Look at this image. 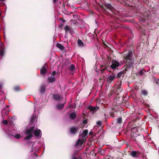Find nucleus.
<instances>
[{"label":"nucleus","instance_id":"a19ab883","mask_svg":"<svg viewBox=\"0 0 159 159\" xmlns=\"http://www.w3.org/2000/svg\"><path fill=\"white\" fill-rule=\"evenodd\" d=\"M60 20L62 22H65L66 21V20H65L63 18H60Z\"/></svg>","mask_w":159,"mask_h":159},{"label":"nucleus","instance_id":"ddd939ff","mask_svg":"<svg viewBox=\"0 0 159 159\" xmlns=\"http://www.w3.org/2000/svg\"><path fill=\"white\" fill-rule=\"evenodd\" d=\"M77 128L75 127H72L70 129V131L71 134H75L77 132Z\"/></svg>","mask_w":159,"mask_h":159},{"label":"nucleus","instance_id":"cd10ccee","mask_svg":"<svg viewBox=\"0 0 159 159\" xmlns=\"http://www.w3.org/2000/svg\"><path fill=\"white\" fill-rule=\"evenodd\" d=\"M116 122L118 124H120L122 122V119L121 117H119L117 118Z\"/></svg>","mask_w":159,"mask_h":159},{"label":"nucleus","instance_id":"4d7b16f0","mask_svg":"<svg viewBox=\"0 0 159 159\" xmlns=\"http://www.w3.org/2000/svg\"><path fill=\"white\" fill-rule=\"evenodd\" d=\"M11 119H12V120H13V117H12V118H11Z\"/></svg>","mask_w":159,"mask_h":159},{"label":"nucleus","instance_id":"58836bf2","mask_svg":"<svg viewBox=\"0 0 159 159\" xmlns=\"http://www.w3.org/2000/svg\"><path fill=\"white\" fill-rule=\"evenodd\" d=\"M56 74V71H52V75L51 76H54H54Z\"/></svg>","mask_w":159,"mask_h":159},{"label":"nucleus","instance_id":"a18cd8bd","mask_svg":"<svg viewBox=\"0 0 159 159\" xmlns=\"http://www.w3.org/2000/svg\"><path fill=\"white\" fill-rule=\"evenodd\" d=\"M105 77H106V76H105V75H103V77H101V78L99 79V80H103V78H104Z\"/></svg>","mask_w":159,"mask_h":159},{"label":"nucleus","instance_id":"864d4df0","mask_svg":"<svg viewBox=\"0 0 159 159\" xmlns=\"http://www.w3.org/2000/svg\"><path fill=\"white\" fill-rule=\"evenodd\" d=\"M104 45L105 48H106V47H107V45L105 43H104Z\"/></svg>","mask_w":159,"mask_h":159},{"label":"nucleus","instance_id":"5701e85b","mask_svg":"<svg viewBox=\"0 0 159 159\" xmlns=\"http://www.w3.org/2000/svg\"><path fill=\"white\" fill-rule=\"evenodd\" d=\"M78 44L79 46L83 47L84 46V44L83 42L80 39H78Z\"/></svg>","mask_w":159,"mask_h":159},{"label":"nucleus","instance_id":"a211bd4d","mask_svg":"<svg viewBox=\"0 0 159 159\" xmlns=\"http://www.w3.org/2000/svg\"><path fill=\"white\" fill-rule=\"evenodd\" d=\"M57 47L61 50H63L65 49V48L61 44L57 43L56 44Z\"/></svg>","mask_w":159,"mask_h":159},{"label":"nucleus","instance_id":"13d9d810","mask_svg":"<svg viewBox=\"0 0 159 159\" xmlns=\"http://www.w3.org/2000/svg\"><path fill=\"white\" fill-rule=\"evenodd\" d=\"M146 159H148L147 158Z\"/></svg>","mask_w":159,"mask_h":159},{"label":"nucleus","instance_id":"b1692460","mask_svg":"<svg viewBox=\"0 0 159 159\" xmlns=\"http://www.w3.org/2000/svg\"><path fill=\"white\" fill-rule=\"evenodd\" d=\"M68 70L71 71L73 72L75 70V66L73 64H71L70 67H69Z\"/></svg>","mask_w":159,"mask_h":159},{"label":"nucleus","instance_id":"37998d69","mask_svg":"<svg viewBox=\"0 0 159 159\" xmlns=\"http://www.w3.org/2000/svg\"><path fill=\"white\" fill-rule=\"evenodd\" d=\"M107 69L106 68H105L104 69H102L101 70V72H102V73H103V72H104V70H105Z\"/></svg>","mask_w":159,"mask_h":159},{"label":"nucleus","instance_id":"1a4fd4ad","mask_svg":"<svg viewBox=\"0 0 159 159\" xmlns=\"http://www.w3.org/2000/svg\"><path fill=\"white\" fill-rule=\"evenodd\" d=\"M48 67L47 65L45 63L44 66H43L40 70V73L42 75H45L46 74L47 72V70L46 68Z\"/></svg>","mask_w":159,"mask_h":159},{"label":"nucleus","instance_id":"ea45409f","mask_svg":"<svg viewBox=\"0 0 159 159\" xmlns=\"http://www.w3.org/2000/svg\"><path fill=\"white\" fill-rule=\"evenodd\" d=\"M116 89V91L117 92H118V93H119V92H120L121 91V90H122V89Z\"/></svg>","mask_w":159,"mask_h":159},{"label":"nucleus","instance_id":"2eb2a0df","mask_svg":"<svg viewBox=\"0 0 159 159\" xmlns=\"http://www.w3.org/2000/svg\"><path fill=\"white\" fill-rule=\"evenodd\" d=\"M46 87L44 84H42L40 86V91L42 94H44L45 92Z\"/></svg>","mask_w":159,"mask_h":159},{"label":"nucleus","instance_id":"dca6fc26","mask_svg":"<svg viewBox=\"0 0 159 159\" xmlns=\"http://www.w3.org/2000/svg\"><path fill=\"white\" fill-rule=\"evenodd\" d=\"M53 98L56 101H58L61 98V96L58 94H53L52 95Z\"/></svg>","mask_w":159,"mask_h":159},{"label":"nucleus","instance_id":"9d476101","mask_svg":"<svg viewBox=\"0 0 159 159\" xmlns=\"http://www.w3.org/2000/svg\"><path fill=\"white\" fill-rule=\"evenodd\" d=\"M64 29L66 33L68 32L69 34H72L74 31L73 29L68 25H66Z\"/></svg>","mask_w":159,"mask_h":159},{"label":"nucleus","instance_id":"4468645a","mask_svg":"<svg viewBox=\"0 0 159 159\" xmlns=\"http://www.w3.org/2000/svg\"><path fill=\"white\" fill-rule=\"evenodd\" d=\"M48 83H52L55 81L56 78L54 76H51L50 77H48Z\"/></svg>","mask_w":159,"mask_h":159},{"label":"nucleus","instance_id":"09e8293b","mask_svg":"<svg viewBox=\"0 0 159 159\" xmlns=\"http://www.w3.org/2000/svg\"><path fill=\"white\" fill-rule=\"evenodd\" d=\"M54 3H56L58 0H52Z\"/></svg>","mask_w":159,"mask_h":159},{"label":"nucleus","instance_id":"f3484780","mask_svg":"<svg viewBox=\"0 0 159 159\" xmlns=\"http://www.w3.org/2000/svg\"><path fill=\"white\" fill-rule=\"evenodd\" d=\"M99 107H93V106H91L89 108V109L90 111L93 112L96 111L99 109Z\"/></svg>","mask_w":159,"mask_h":159},{"label":"nucleus","instance_id":"39448f33","mask_svg":"<svg viewBox=\"0 0 159 159\" xmlns=\"http://www.w3.org/2000/svg\"><path fill=\"white\" fill-rule=\"evenodd\" d=\"M116 78V74L112 73L110 75L108 76L107 78V82L110 84Z\"/></svg>","mask_w":159,"mask_h":159},{"label":"nucleus","instance_id":"6e6d98bb","mask_svg":"<svg viewBox=\"0 0 159 159\" xmlns=\"http://www.w3.org/2000/svg\"><path fill=\"white\" fill-rule=\"evenodd\" d=\"M75 16V15H73V16L74 17V16Z\"/></svg>","mask_w":159,"mask_h":159},{"label":"nucleus","instance_id":"393cba45","mask_svg":"<svg viewBox=\"0 0 159 159\" xmlns=\"http://www.w3.org/2000/svg\"><path fill=\"white\" fill-rule=\"evenodd\" d=\"M154 83L155 82L156 84L159 86V78H157L154 77Z\"/></svg>","mask_w":159,"mask_h":159},{"label":"nucleus","instance_id":"5fc2aeb1","mask_svg":"<svg viewBox=\"0 0 159 159\" xmlns=\"http://www.w3.org/2000/svg\"><path fill=\"white\" fill-rule=\"evenodd\" d=\"M4 1V0H0V1Z\"/></svg>","mask_w":159,"mask_h":159},{"label":"nucleus","instance_id":"7ed1b4c3","mask_svg":"<svg viewBox=\"0 0 159 159\" xmlns=\"http://www.w3.org/2000/svg\"><path fill=\"white\" fill-rule=\"evenodd\" d=\"M34 129V126L33 125L30 127L29 129H26L25 131V133L27 135L25 138V140H29L33 136V134Z\"/></svg>","mask_w":159,"mask_h":159},{"label":"nucleus","instance_id":"0eeeda50","mask_svg":"<svg viewBox=\"0 0 159 159\" xmlns=\"http://www.w3.org/2000/svg\"><path fill=\"white\" fill-rule=\"evenodd\" d=\"M141 153L138 151H132L130 154V156L132 157L137 158L139 157Z\"/></svg>","mask_w":159,"mask_h":159},{"label":"nucleus","instance_id":"72a5a7b5","mask_svg":"<svg viewBox=\"0 0 159 159\" xmlns=\"http://www.w3.org/2000/svg\"><path fill=\"white\" fill-rule=\"evenodd\" d=\"M121 81H120V84L117 85L116 89H121Z\"/></svg>","mask_w":159,"mask_h":159},{"label":"nucleus","instance_id":"e433bc0d","mask_svg":"<svg viewBox=\"0 0 159 159\" xmlns=\"http://www.w3.org/2000/svg\"><path fill=\"white\" fill-rule=\"evenodd\" d=\"M88 123V121L86 120H84L83 121V123L84 125Z\"/></svg>","mask_w":159,"mask_h":159},{"label":"nucleus","instance_id":"8fccbe9b","mask_svg":"<svg viewBox=\"0 0 159 159\" xmlns=\"http://www.w3.org/2000/svg\"><path fill=\"white\" fill-rule=\"evenodd\" d=\"M93 133L91 131L89 133V134L92 135H93Z\"/></svg>","mask_w":159,"mask_h":159},{"label":"nucleus","instance_id":"2f4dec72","mask_svg":"<svg viewBox=\"0 0 159 159\" xmlns=\"http://www.w3.org/2000/svg\"><path fill=\"white\" fill-rule=\"evenodd\" d=\"M14 137L17 139H19L20 138V135L18 134H16L14 136Z\"/></svg>","mask_w":159,"mask_h":159},{"label":"nucleus","instance_id":"f8f14e48","mask_svg":"<svg viewBox=\"0 0 159 159\" xmlns=\"http://www.w3.org/2000/svg\"><path fill=\"white\" fill-rule=\"evenodd\" d=\"M36 116L35 115H33L31 118L30 122V125L31 126L32 125V126L34 125V122L35 119L36 118Z\"/></svg>","mask_w":159,"mask_h":159},{"label":"nucleus","instance_id":"6e6552de","mask_svg":"<svg viewBox=\"0 0 159 159\" xmlns=\"http://www.w3.org/2000/svg\"><path fill=\"white\" fill-rule=\"evenodd\" d=\"M125 69H124L122 70V71H120L118 73L117 75V78H119L120 77H123L124 76V75L125 74L126 71L128 70L129 68H127L126 69V67H124Z\"/></svg>","mask_w":159,"mask_h":159},{"label":"nucleus","instance_id":"20e7f679","mask_svg":"<svg viewBox=\"0 0 159 159\" xmlns=\"http://www.w3.org/2000/svg\"><path fill=\"white\" fill-rule=\"evenodd\" d=\"M121 64L116 60H113L111 61V64L110 66L111 68L113 69H116L117 67H119Z\"/></svg>","mask_w":159,"mask_h":159},{"label":"nucleus","instance_id":"3c124183","mask_svg":"<svg viewBox=\"0 0 159 159\" xmlns=\"http://www.w3.org/2000/svg\"><path fill=\"white\" fill-rule=\"evenodd\" d=\"M2 84H0V88L1 89H2Z\"/></svg>","mask_w":159,"mask_h":159},{"label":"nucleus","instance_id":"c9c22d12","mask_svg":"<svg viewBox=\"0 0 159 159\" xmlns=\"http://www.w3.org/2000/svg\"><path fill=\"white\" fill-rule=\"evenodd\" d=\"M96 124L100 126L102 124V122L101 121H98Z\"/></svg>","mask_w":159,"mask_h":159},{"label":"nucleus","instance_id":"a878e982","mask_svg":"<svg viewBox=\"0 0 159 159\" xmlns=\"http://www.w3.org/2000/svg\"><path fill=\"white\" fill-rule=\"evenodd\" d=\"M141 93L144 96H146L148 95V92L145 90H143L141 91Z\"/></svg>","mask_w":159,"mask_h":159},{"label":"nucleus","instance_id":"7c9ffc66","mask_svg":"<svg viewBox=\"0 0 159 159\" xmlns=\"http://www.w3.org/2000/svg\"><path fill=\"white\" fill-rule=\"evenodd\" d=\"M88 130L87 129L84 130L83 133V136L84 137L87 136L88 134Z\"/></svg>","mask_w":159,"mask_h":159},{"label":"nucleus","instance_id":"aec40b11","mask_svg":"<svg viewBox=\"0 0 159 159\" xmlns=\"http://www.w3.org/2000/svg\"><path fill=\"white\" fill-rule=\"evenodd\" d=\"M9 113V111L6 110V109H3L2 110V116L7 115Z\"/></svg>","mask_w":159,"mask_h":159},{"label":"nucleus","instance_id":"f704fd0d","mask_svg":"<svg viewBox=\"0 0 159 159\" xmlns=\"http://www.w3.org/2000/svg\"><path fill=\"white\" fill-rule=\"evenodd\" d=\"M2 123L4 125H7L8 123L7 121L6 120H4L2 121Z\"/></svg>","mask_w":159,"mask_h":159},{"label":"nucleus","instance_id":"c756f323","mask_svg":"<svg viewBox=\"0 0 159 159\" xmlns=\"http://www.w3.org/2000/svg\"><path fill=\"white\" fill-rule=\"evenodd\" d=\"M14 90L16 92L19 91L20 90V88L19 86H16L14 88Z\"/></svg>","mask_w":159,"mask_h":159},{"label":"nucleus","instance_id":"c85d7f7f","mask_svg":"<svg viewBox=\"0 0 159 159\" xmlns=\"http://www.w3.org/2000/svg\"><path fill=\"white\" fill-rule=\"evenodd\" d=\"M145 72V70L144 69H142L140 70L139 72V74L140 75H144V72Z\"/></svg>","mask_w":159,"mask_h":159},{"label":"nucleus","instance_id":"c03bdc74","mask_svg":"<svg viewBox=\"0 0 159 159\" xmlns=\"http://www.w3.org/2000/svg\"><path fill=\"white\" fill-rule=\"evenodd\" d=\"M111 59V57H110V56L108 57L107 58V59L108 61H110Z\"/></svg>","mask_w":159,"mask_h":159},{"label":"nucleus","instance_id":"79ce46f5","mask_svg":"<svg viewBox=\"0 0 159 159\" xmlns=\"http://www.w3.org/2000/svg\"><path fill=\"white\" fill-rule=\"evenodd\" d=\"M72 159H79L78 158L76 157H75V155L74 154L72 157Z\"/></svg>","mask_w":159,"mask_h":159},{"label":"nucleus","instance_id":"de8ad7c7","mask_svg":"<svg viewBox=\"0 0 159 159\" xmlns=\"http://www.w3.org/2000/svg\"><path fill=\"white\" fill-rule=\"evenodd\" d=\"M4 4V2H0V7L3 6Z\"/></svg>","mask_w":159,"mask_h":159},{"label":"nucleus","instance_id":"49530a36","mask_svg":"<svg viewBox=\"0 0 159 159\" xmlns=\"http://www.w3.org/2000/svg\"><path fill=\"white\" fill-rule=\"evenodd\" d=\"M142 157L143 159H146L147 158V157L145 156V155L142 156Z\"/></svg>","mask_w":159,"mask_h":159},{"label":"nucleus","instance_id":"603ef678","mask_svg":"<svg viewBox=\"0 0 159 159\" xmlns=\"http://www.w3.org/2000/svg\"><path fill=\"white\" fill-rule=\"evenodd\" d=\"M79 159H82L81 156H80L79 157Z\"/></svg>","mask_w":159,"mask_h":159},{"label":"nucleus","instance_id":"9b49d317","mask_svg":"<svg viewBox=\"0 0 159 159\" xmlns=\"http://www.w3.org/2000/svg\"><path fill=\"white\" fill-rule=\"evenodd\" d=\"M105 7H105L102 5V6L101 7L106 11H107V9L110 10L111 11H112L113 9V7L110 4H106L105 5Z\"/></svg>","mask_w":159,"mask_h":159},{"label":"nucleus","instance_id":"412c9836","mask_svg":"<svg viewBox=\"0 0 159 159\" xmlns=\"http://www.w3.org/2000/svg\"><path fill=\"white\" fill-rule=\"evenodd\" d=\"M41 132V131L40 129L35 130L34 132V135L36 137L39 136Z\"/></svg>","mask_w":159,"mask_h":159},{"label":"nucleus","instance_id":"423d86ee","mask_svg":"<svg viewBox=\"0 0 159 159\" xmlns=\"http://www.w3.org/2000/svg\"><path fill=\"white\" fill-rule=\"evenodd\" d=\"M133 127H134L135 128H137L134 124V122H130L129 123L127 126V130L128 131L131 130V131H132V129L134 128Z\"/></svg>","mask_w":159,"mask_h":159},{"label":"nucleus","instance_id":"f03ea898","mask_svg":"<svg viewBox=\"0 0 159 159\" xmlns=\"http://www.w3.org/2000/svg\"><path fill=\"white\" fill-rule=\"evenodd\" d=\"M134 128L132 129L130 134L131 139L133 141L139 142L140 140L139 134L138 132L137 128Z\"/></svg>","mask_w":159,"mask_h":159},{"label":"nucleus","instance_id":"bb28decb","mask_svg":"<svg viewBox=\"0 0 159 159\" xmlns=\"http://www.w3.org/2000/svg\"><path fill=\"white\" fill-rule=\"evenodd\" d=\"M83 143V142L80 139H78L77 142L76 143V146H78L79 144H80V145H82Z\"/></svg>","mask_w":159,"mask_h":159},{"label":"nucleus","instance_id":"4be33fe9","mask_svg":"<svg viewBox=\"0 0 159 159\" xmlns=\"http://www.w3.org/2000/svg\"><path fill=\"white\" fill-rule=\"evenodd\" d=\"M57 107L58 109L61 110L64 107V104L63 103H59L57 104Z\"/></svg>","mask_w":159,"mask_h":159},{"label":"nucleus","instance_id":"473e14b6","mask_svg":"<svg viewBox=\"0 0 159 159\" xmlns=\"http://www.w3.org/2000/svg\"><path fill=\"white\" fill-rule=\"evenodd\" d=\"M4 53V49H2L1 50L0 53V55L1 56H2Z\"/></svg>","mask_w":159,"mask_h":159},{"label":"nucleus","instance_id":"6ab92c4d","mask_svg":"<svg viewBox=\"0 0 159 159\" xmlns=\"http://www.w3.org/2000/svg\"><path fill=\"white\" fill-rule=\"evenodd\" d=\"M76 117V115L75 112H72L70 115V117L71 120H74Z\"/></svg>","mask_w":159,"mask_h":159},{"label":"nucleus","instance_id":"4c0bfd02","mask_svg":"<svg viewBox=\"0 0 159 159\" xmlns=\"http://www.w3.org/2000/svg\"><path fill=\"white\" fill-rule=\"evenodd\" d=\"M145 31L146 30H142V34L143 35H146Z\"/></svg>","mask_w":159,"mask_h":159},{"label":"nucleus","instance_id":"f257e3e1","mask_svg":"<svg viewBox=\"0 0 159 159\" xmlns=\"http://www.w3.org/2000/svg\"><path fill=\"white\" fill-rule=\"evenodd\" d=\"M133 55L132 51H130L124 56V61L125 62V64L123 67H126V69L133 68L134 63L132 57Z\"/></svg>","mask_w":159,"mask_h":159}]
</instances>
